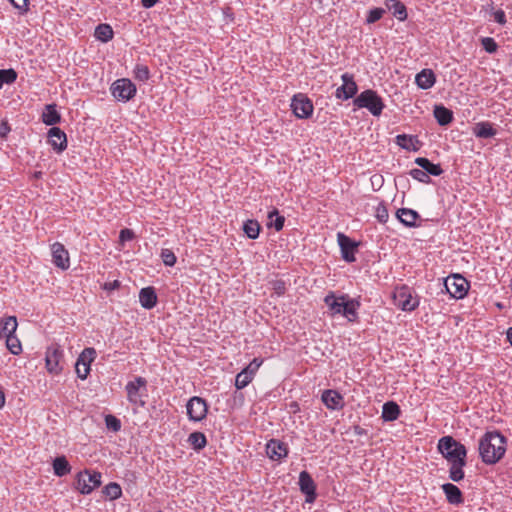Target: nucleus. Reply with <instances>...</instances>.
<instances>
[{
	"mask_svg": "<svg viewBox=\"0 0 512 512\" xmlns=\"http://www.w3.org/2000/svg\"><path fill=\"white\" fill-rule=\"evenodd\" d=\"M101 477L100 472L86 469L77 474L75 487L81 494H90L101 485Z\"/></svg>",
	"mask_w": 512,
	"mask_h": 512,
	"instance_id": "nucleus-5",
	"label": "nucleus"
},
{
	"mask_svg": "<svg viewBox=\"0 0 512 512\" xmlns=\"http://www.w3.org/2000/svg\"><path fill=\"white\" fill-rule=\"evenodd\" d=\"M467 461L458 463H451L449 468V479L453 482H460L464 479V470L463 468L466 466Z\"/></svg>",
	"mask_w": 512,
	"mask_h": 512,
	"instance_id": "nucleus-34",
	"label": "nucleus"
},
{
	"mask_svg": "<svg viewBox=\"0 0 512 512\" xmlns=\"http://www.w3.org/2000/svg\"><path fill=\"white\" fill-rule=\"evenodd\" d=\"M376 218L378 219V221L380 223H386L387 222V220L389 218V214H388V210L386 209L385 206H378L377 207Z\"/></svg>",
	"mask_w": 512,
	"mask_h": 512,
	"instance_id": "nucleus-50",
	"label": "nucleus"
},
{
	"mask_svg": "<svg viewBox=\"0 0 512 512\" xmlns=\"http://www.w3.org/2000/svg\"><path fill=\"white\" fill-rule=\"evenodd\" d=\"M353 431H354V434L357 436L367 435V430L359 425L354 426Z\"/></svg>",
	"mask_w": 512,
	"mask_h": 512,
	"instance_id": "nucleus-56",
	"label": "nucleus"
},
{
	"mask_svg": "<svg viewBox=\"0 0 512 512\" xmlns=\"http://www.w3.org/2000/svg\"><path fill=\"white\" fill-rule=\"evenodd\" d=\"M139 301L143 308L152 309L157 304V295L153 287L142 288L139 292Z\"/></svg>",
	"mask_w": 512,
	"mask_h": 512,
	"instance_id": "nucleus-22",
	"label": "nucleus"
},
{
	"mask_svg": "<svg viewBox=\"0 0 512 512\" xmlns=\"http://www.w3.org/2000/svg\"><path fill=\"white\" fill-rule=\"evenodd\" d=\"M395 299L397 300L398 305L404 311H413L419 305V300L412 296L408 287L406 286L401 287L396 291Z\"/></svg>",
	"mask_w": 512,
	"mask_h": 512,
	"instance_id": "nucleus-16",
	"label": "nucleus"
},
{
	"mask_svg": "<svg viewBox=\"0 0 512 512\" xmlns=\"http://www.w3.org/2000/svg\"><path fill=\"white\" fill-rule=\"evenodd\" d=\"M385 12H386V10L383 8H380V7L373 8V9L369 10L367 18H366V22L368 24L377 22L378 20H380L383 17Z\"/></svg>",
	"mask_w": 512,
	"mask_h": 512,
	"instance_id": "nucleus-43",
	"label": "nucleus"
},
{
	"mask_svg": "<svg viewBox=\"0 0 512 512\" xmlns=\"http://www.w3.org/2000/svg\"><path fill=\"white\" fill-rule=\"evenodd\" d=\"M353 105L357 108H366L373 116H379L385 107L383 99L372 89L364 90L357 95Z\"/></svg>",
	"mask_w": 512,
	"mask_h": 512,
	"instance_id": "nucleus-4",
	"label": "nucleus"
},
{
	"mask_svg": "<svg viewBox=\"0 0 512 512\" xmlns=\"http://www.w3.org/2000/svg\"><path fill=\"white\" fill-rule=\"evenodd\" d=\"M188 443L193 447V449L199 451L206 446L207 439L202 432L195 431L189 435Z\"/></svg>",
	"mask_w": 512,
	"mask_h": 512,
	"instance_id": "nucleus-35",
	"label": "nucleus"
},
{
	"mask_svg": "<svg viewBox=\"0 0 512 512\" xmlns=\"http://www.w3.org/2000/svg\"><path fill=\"white\" fill-rule=\"evenodd\" d=\"M7 349L14 355H18L22 351V346L15 334L5 337Z\"/></svg>",
	"mask_w": 512,
	"mask_h": 512,
	"instance_id": "nucleus-40",
	"label": "nucleus"
},
{
	"mask_svg": "<svg viewBox=\"0 0 512 512\" xmlns=\"http://www.w3.org/2000/svg\"><path fill=\"white\" fill-rule=\"evenodd\" d=\"M105 424L113 432H118L121 429V421L111 414L105 416Z\"/></svg>",
	"mask_w": 512,
	"mask_h": 512,
	"instance_id": "nucleus-45",
	"label": "nucleus"
},
{
	"mask_svg": "<svg viewBox=\"0 0 512 512\" xmlns=\"http://www.w3.org/2000/svg\"><path fill=\"white\" fill-rule=\"evenodd\" d=\"M299 487L300 491L305 494V501L307 503H313L316 499V484L307 471L300 472L299 475Z\"/></svg>",
	"mask_w": 512,
	"mask_h": 512,
	"instance_id": "nucleus-15",
	"label": "nucleus"
},
{
	"mask_svg": "<svg viewBox=\"0 0 512 512\" xmlns=\"http://www.w3.org/2000/svg\"><path fill=\"white\" fill-rule=\"evenodd\" d=\"M0 128H9L7 121H1Z\"/></svg>",
	"mask_w": 512,
	"mask_h": 512,
	"instance_id": "nucleus-64",
	"label": "nucleus"
},
{
	"mask_svg": "<svg viewBox=\"0 0 512 512\" xmlns=\"http://www.w3.org/2000/svg\"><path fill=\"white\" fill-rule=\"evenodd\" d=\"M507 438L499 431H487L479 440V456L486 465L499 462L506 452Z\"/></svg>",
	"mask_w": 512,
	"mask_h": 512,
	"instance_id": "nucleus-1",
	"label": "nucleus"
},
{
	"mask_svg": "<svg viewBox=\"0 0 512 512\" xmlns=\"http://www.w3.org/2000/svg\"><path fill=\"white\" fill-rule=\"evenodd\" d=\"M9 1L16 9H19L22 12H26L28 10V0H9Z\"/></svg>",
	"mask_w": 512,
	"mask_h": 512,
	"instance_id": "nucleus-54",
	"label": "nucleus"
},
{
	"mask_svg": "<svg viewBox=\"0 0 512 512\" xmlns=\"http://www.w3.org/2000/svg\"><path fill=\"white\" fill-rule=\"evenodd\" d=\"M5 405V394L4 392L0 389V409Z\"/></svg>",
	"mask_w": 512,
	"mask_h": 512,
	"instance_id": "nucleus-59",
	"label": "nucleus"
},
{
	"mask_svg": "<svg viewBox=\"0 0 512 512\" xmlns=\"http://www.w3.org/2000/svg\"><path fill=\"white\" fill-rule=\"evenodd\" d=\"M434 117L440 126H446L452 121L453 112L443 105H436L434 108Z\"/></svg>",
	"mask_w": 512,
	"mask_h": 512,
	"instance_id": "nucleus-30",
	"label": "nucleus"
},
{
	"mask_svg": "<svg viewBox=\"0 0 512 512\" xmlns=\"http://www.w3.org/2000/svg\"><path fill=\"white\" fill-rule=\"evenodd\" d=\"M10 132V129L7 130H0V137L5 138L7 136V133Z\"/></svg>",
	"mask_w": 512,
	"mask_h": 512,
	"instance_id": "nucleus-62",
	"label": "nucleus"
},
{
	"mask_svg": "<svg viewBox=\"0 0 512 512\" xmlns=\"http://www.w3.org/2000/svg\"><path fill=\"white\" fill-rule=\"evenodd\" d=\"M17 79V72L13 68L0 69V89L5 84H12Z\"/></svg>",
	"mask_w": 512,
	"mask_h": 512,
	"instance_id": "nucleus-38",
	"label": "nucleus"
},
{
	"mask_svg": "<svg viewBox=\"0 0 512 512\" xmlns=\"http://www.w3.org/2000/svg\"><path fill=\"white\" fill-rule=\"evenodd\" d=\"M96 39L106 43L113 38L114 32L109 24H99L94 33Z\"/></svg>",
	"mask_w": 512,
	"mask_h": 512,
	"instance_id": "nucleus-33",
	"label": "nucleus"
},
{
	"mask_svg": "<svg viewBox=\"0 0 512 512\" xmlns=\"http://www.w3.org/2000/svg\"><path fill=\"white\" fill-rule=\"evenodd\" d=\"M321 399L329 409H339L343 407V397L335 390H325Z\"/></svg>",
	"mask_w": 512,
	"mask_h": 512,
	"instance_id": "nucleus-23",
	"label": "nucleus"
},
{
	"mask_svg": "<svg viewBox=\"0 0 512 512\" xmlns=\"http://www.w3.org/2000/svg\"><path fill=\"white\" fill-rule=\"evenodd\" d=\"M437 449L449 464L466 461V447L452 436L441 437L438 440Z\"/></svg>",
	"mask_w": 512,
	"mask_h": 512,
	"instance_id": "nucleus-3",
	"label": "nucleus"
},
{
	"mask_svg": "<svg viewBox=\"0 0 512 512\" xmlns=\"http://www.w3.org/2000/svg\"><path fill=\"white\" fill-rule=\"evenodd\" d=\"M268 218L271 220L268 223V226H273L276 231H280L283 229L285 218L284 216L279 215L278 210L274 209L269 212Z\"/></svg>",
	"mask_w": 512,
	"mask_h": 512,
	"instance_id": "nucleus-39",
	"label": "nucleus"
},
{
	"mask_svg": "<svg viewBox=\"0 0 512 512\" xmlns=\"http://www.w3.org/2000/svg\"><path fill=\"white\" fill-rule=\"evenodd\" d=\"M61 116L55 105H46L42 113V121L47 126H53L60 122Z\"/></svg>",
	"mask_w": 512,
	"mask_h": 512,
	"instance_id": "nucleus-31",
	"label": "nucleus"
},
{
	"mask_svg": "<svg viewBox=\"0 0 512 512\" xmlns=\"http://www.w3.org/2000/svg\"><path fill=\"white\" fill-rule=\"evenodd\" d=\"M442 490L450 504L460 505L464 502L463 494L456 485L452 483H445L442 485Z\"/></svg>",
	"mask_w": 512,
	"mask_h": 512,
	"instance_id": "nucleus-21",
	"label": "nucleus"
},
{
	"mask_svg": "<svg viewBox=\"0 0 512 512\" xmlns=\"http://www.w3.org/2000/svg\"><path fill=\"white\" fill-rule=\"evenodd\" d=\"M400 415V407L396 402L388 401L382 407V419L385 422H391L398 419Z\"/></svg>",
	"mask_w": 512,
	"mask_h": 512,
	"instance_id": "nucleus-27",
	"label": "nucleus"
},
{
	"mask_svg": "<svg viewBox=\"0 0 512 512\" xmlns=\"http://www.w3.org/2000/svg\"><path fill=\"white\" fill-rule=\"evenodd\" d=\"M410 175L413 179L421 183H429L430 176L422 168H415L410 171Z\"/></svg>",
	"mask_w": 512,
	"mask_h": 512,
	"instance_id": "nucleus-44",
	"label": "nucleus"
},
{
	"mask_svg": "<svg viewBox=\"0 0 512 512\" xmlns=\"http://www.w3.org/2000/svg\"><path fill=\"white\" fill-rule=\"evenodd\" d=\"M102 492L110 500L118 499L122 495V489L120 485L116 482H111L107 484Z\"/></svg>",
	"mask_w": 512,
	"mask_h": 512,
	"instance_id": "nucleus-37",
	"label": "nucleus"
},
{
	"mask_svg": "<svg viewBox=\"0 0 512 512\" xmlns=\"http://www.w3.org/2000/svg\"><path fill=\"white\" fill-rule=\"evenodd\" d=\"M160 0H141V4L144 8H152L155 6Z\"/></svg>",
	"mask_w": 512,
	"mask_h": 512,
	"instance_id": "nucleus-57",
	"label": "nucleus"
},
{
	"mask_svg": "<svg viewBox=\"0 0 512 512\" xmlns=\"http://www.w3.org/2000/svg\"><path fill=\"white\" fill-rule=\"evenodd\" d=\"M96 357V350L92 347L85 348L76 362V373L82 380L86 379L90 372V364Z\"/></svg>",
	"mask_w": 512,
	"mask_h": 512,
	"instance_id": "nucleus-10",
	"label": "nucleus"
},
{
	"mask_svg": "<svg viewBox=\"0 0 512 512\" xmlns=\"http://www.w3.org/2000/svg\"><path fill=\"white\" fill-rule=\"evenodd\" d=\"M324 302L332 314H341L350 322L357 320V309L360 306L358 301L349 299L347 295L336 297L333 293H330L324 298Z\"/></svg>",
	"mask_w": 512,
	"mask_h": 512,
	"instance_id": "nucleus-2",
	"label": "nucleus"
},
{
	"mask_svg": "<svg viewBox=\"0 0 512 512\" xmlns=\"http://www.w3.org/2000/svg\"><path fill=\"white\" fill-rule=\"evenodd\" d=\"M161 259L163 261V263L166 265V266H174L175 263H176V256L174 254V252L170 249H162L161 251Z\"/></svg>",
	"mask_w": 512,
	"mask_h": 512,
	"instance_id": "nucleus-46",
	"label": "nucleus"
},
{
	"mask_svg": "<svg viewBox=\"0 0 512 512\" xmlns=\"http://www.w3.org/2000/svg\"><path fill=\"white\" fill-rule=\"evenodd\" d=\"M120 287V282L118 280H114L112 282H107L104 284L103 288L108 291L115 290Z\"/></svg>",
	"mask_w": 512,
	"mask_h": 512,
	"instance_id": "nucleus-55",
	"label": "nucleus"
},
{
	"mask_svg": "<svg viewBox=\"0 0 512 512\" xmlns=\"http://www.w3.org/2000/svg\"><path fill=\"white\" fill-rule=\"evenodd\" d=\"M47 141L58 153L67 147V136L64 130H48Z\"/></svg>",
	"mask_w": 512,
	"mask_h": 512,
	"instance_id": "nucleus-19",
	"label": "nucleus"
},
{
	"mask_svg": "<svg viewBox=\"0 0 512 512\" xmlns=\"http://www.w3.org/2000/svg\"><path fill=\"white\" fill-rule=\"evenodd\" d=\"M266 453L272 460H280L287 456V445L279 440L271 439L266 445Z\"/></svg>",
	"mask_w": 512,
	"mask_h": 512,
	"instance_id": "nucleus-18",
	"label": "nucleus"
},
{
	"mask_svg": "<svg viewBox=\"0 0 512 512\" xmlns=\"http://www.w3.org/2000/svg\"><path fill=\"white\" fill-rule=\"evenodd\" d=\"M486 11H489L491 14L494 10L493 2L486 5Z\"/></svg>",
	"mask_w": 512,
	"mask_h": 512,
	"instance_id": "nucleus-61",
	"label": "nucleus"
},
{
	"mask_svg": "<svg viewBox=\"0 0 512 512\" xmlns=\"http://www.w3.org/2000/svg\"><path fill=\"white\" fill-rule=\"evenodd\" d=\"M272 289L278 296H282L286 292V283L283 280H275L272 282Z\"/></svg>",
	"mask_w": 512,
	"mask_h": 512,
	"instance_id": "nucleus-49",
	"label": "nucleus"
},
{
	"mask_svg": "<svg viewBox=\"0 0 512 512\" xmlns=\"http://www.w3.org/2000/svg\"><path fill=\"white\" fill-rule=\"evenodd\" d=\"M263 360L259 358H254L247 367H245L243 370L247 371L249 375H251L253 378L258 371L259 367L262 365Z\"/></svg>",
	"mask_w": 512,
	"mask_h": 512,
	"instance_id": "nucleus-48",
	"label": "nucleus"
},
{
	"mask_svg": "<svg viewBox=\"0 0 512 512\" xmlns=\"http://www.w3.org/2000/svg\"><path fill=\"white\" fill-rule=\"evenodd\" d=\"M385 6L399 21L407 18L406 6L399 0H385Z\"/></svg>",
	"mask_w": 512,
	"mask_h": 512,
	"instance_id": "nucleus-26",
	"label": "nucleus"
},
{
	"mask_svg": "<svg viewBox=\"0 0 512 512\" xmlns=\"http://www.w3.org/2000/svg\"><path fill=\"white\" fill-rule=\"evenodd\" d=\"M253 380V377L247 373V371L242 370L236 375L235 378V387L240 390L248 386L249 383Z\"/></svg>",
	"mask_w": 512,
	"mask_h": 512,
	"instance_id": "nucleus-41",
	"label": "nucleus"
},
{
	"mask_svg": "<svg viewBox=\"0 0 512 512\" xmlns=\"http://www.w3.org/2000/svg\"><path fill=\"white\" fill-rule=\"evenodd\" d=\"M337 241L340 246L342 258L348 263L354 262L356 260L355 253L357 252L358 243L341 232L337 234Z\"/></svg>",
	"mask_w": 512,
	"mask_h": 512,
	"instance_id": "nucleus-12",
	"label": "nucleus"
},
{
	"mask_svg": "<svg viewBox=\"0 0 512 512\" xmlns=\"http://www.w3.org/2000/svg\"><path fill=\"white\" fill-rule=\"evenodd\" d=\"M435 82L436 76L431 69L425 68L416 74L415 83L420 89H430L434 86Z\"/></svg>",
	"mask_w": 512,
	"mask_h": 512,
	"instance_id": "nucleus-20",
	"label": "nucleus"
},
{
	"mask_svg": "<svg viewBox=\"0 0 512 512\" xmlns=\"http://www.w3.org/2000/svg\"><path fill=\"white\" fill-rule=\"evenodd\" d=\"M481 44H482L483 49L489 54L495 53L498 49V44L491 37L482 38Z\"/></svg>",
	"mask_w": 512,
	"mask_h": 512,
	"instance_id": "nucleus-47",
	"label": "nucleus"
},
{
	"mask_svg": "<svg viewBox=\"0 0 512 512\" xmlns=\"http://www.w3.org/2000/svg\"><path fill=\"white\" fill-rule=\"evenodd\" d=\"M243 230L248 238L256 239L259 236L260 225L256 220H247L244 222Z\"/></svg>",
	"mask_w": 512,
	"mask_h": 512,
	"instance_id": "nucleus-36",
	"label": "nucleus"
},
{
	"mask_svg": "<svg viewBox=\"0 0 512 512\" xmlns=\"http://www.w3.org/2000/svg\"><path fill=\"white\" fill-rule=\"evenodd\" d=\"M63 350L58 344L50 345L46 350V367L50 373L59 374L63 369Z\"/></svg>",
	"mask_w": 512,
	"mask_h": 512,
	"instance_id": "nucleus-8",
	"label": "nucleus"
},
{
	"mask_svg": "<svg viewBox=\"0 0 512 512\" xmlns=\"http://www.w3.org/2000/svg\"><path fill=\"white\" fill-rule=\"evenodd\" d=\"M18 323L15 316H9L0 321V338L13 335L16 332Z\"/></svg>",
	"mask_w": 512,
	"mask_h": 512,
	"instance_id": "nucleus-29",
	"label": "nucleus"
},
{
	"mask_svg": "<svg viewBox=\"0 0 512 512\" xmlns=\"http://www.w3.org/2000/svg\"><path fill=\"white\" fill-rule=\"evenodd\" d=\"M506 335H507V340L510 342V344L512 346V327L508 328Z\"/></svg>",
	"mask_w": 512,
	"mask_h": 512,
	"instance_id": "nucleus-60",
	"label": "nucleus"
},
{
	"mask_svg": "<svg viewBox=\"0 0 512 512\" xmlns=\"http://www.w3.org/2000/svg\"><path fill=\"white\" fill-rule=\"evenodd\" d=\"M474 134L479 139H488L496 135L497 130H473Z\"/></svg>",
	"mask_w": 512,
	"mask_h": 512,
	"instance_id": "nucleus-52",
	"label": "nucleus"
},
{
	"mask_svg": "<svg viewBox=\"0 0 512 512\" xmlns=\"http://www.w3.org/2000/svg\"><path fill=\"white\" fill-rule=\"evenodd\" d=\"M290 407L294 412L299 409V406L296 402L291 403Z\"/></svg>",
	"mask_w": 512,
	"mask_h": 512,
	"instance_id": "nucleus-63",
	"label": "nucleus"
},
{
	"mask_svg": "<svg viewBox=\"0 0 512 512\" xmlns=\"http://www.w3.org/2000/svg\"><path fill=\"white\" fill-rule=\"evenodd\" d=\"M476 128H492V125L489 122H481L476 125Z\"/></svg>",
	"mask_w": 512,
	"mask_h": 512,
	"instance_id": "nucleus-58",
	"label": "nucleus"
},
{
	"mask_svg": "<svg viewBox=\"0 0 512 512\" xmlns=\"http://www.w3.org/2000/svg\"><path fill=\"white\" fill-rule=\"evenodd\" d=\"M186 409L188 418L191 421L200 422L207 416L208 404L205 399L194 396L188 400Z\"/></svg>",
	"mask_w": 512,
	"mask_h": 512,
	"instance_id": "nucleus-9",
	"label": "nucleus"
},
{
	"mask_svg": "<svg viewBox=\"0 0 512 512\" xmlns=\"http://www.w3.org/2000/svg\"><path fill=\"white\" fill-rule=\"evenodd\" d=\"M415 163L427 172L428 175L439 176L443 173V169L439 164H434L427 158L418 157L415 159Z\"/></svg>",
	"mask_w": 512,
	"mask_h": 512,
	"instance_id": "nucleus-28",
	"label": "nucleus"
},
{
	"mask_svg": "<svg viewBox=\"0 0 512 512\" xmlns=\"http://www.w3.org/2000/svg\"><path fill=\"white\" fill-rule=\"evenodd\" d=\"M492 16L494 18V21L500 25H505L507 22L505 12L501 9L493 11Z\"/></svg>",
	"mask_w": 512,
	"mask_h": 512,
	"instance_id": "nucleus-53",
	"label": "nucleus"
},
{
	"mask_svg": "<svg viewBox=\"0 0 512 512\" xmlns=\"http://www.w3.org/2000/svg\"><path fill=\"white\" fill-rule=\"evenodd\" d=\"M147 381L143 377H136L134 381H130L126 385L128 401L134 405H144L140 388H146Z\"/></svg>",
	"mask_w": 512,
	"mask_h": 512,
	"instance_id": "nucleus-14",
	"label": "nucleus"
},
{
	"mask_svg": "<svg viewBox=\"0 0 512 512\" xmlns=\"http://www.w3.org/2000/svg\"><path fill=\"white\" fill-rule=\"evenodd\" d=\"M52 251V262L58 268L62 270H67L70 267V259L68 251L65 249L64 245L55 242L51 246Z\"/></svg>",
	"mask_w": 512,
	"mask_h": 512,
	"instance_id": "nucleus-17",
	"label": "nucleus"
},
{
	"mask_svg": "<svg viewBox=\"0 0 512 512\" xmlns=\"http://www.w3.org/2000/svg\"><path fill=\"white\" fill-rule=\"evenodd\" d=\"M134 77L139 81H146L150 77L149 68L146 65L137 64L134 69Z\"/></svg>",
	"mask_w": 512,
	"mask_h": 512,
	"instance_id": "nucleus-42",
	"label": "nucleus"
},
{
	"mask_svg": "<svg viewBox=\"0 0 512 512\" xmlns=\"http://www.w3.org/2000/svg\"><path fill=\"white\" fill-rule=\"evenodd\" d=\"M341 79L343 84L336 89V97L343 100L354 99L357 96L358 86L353 74L344 73Z\"/></svg>",
	"mask_w": 512,
	"mask_h": 512,
	"instance_id": "nucleus-11",
	"label": "nucleus"
},
{
	"mask_svg": "<svg viewBox=\"0 0 512 512\" xmlns=\"http://www.w3.org/2000/svg\"><path fill=\"white\" fill-rule=\"evenodd\" d=\"M111 93L118 101H128L136 94L135 84L127 78L117 79L111 85Z\"/></svg>",
	"mask_w": 512,
	"mask_h": 512,
	"instance_id": "nucleus-7",
	"label": "nucleus"
},
{
	"mask_svg": "<svg viewBox=\"0 0 512 512\" xmlns=\"http://www.w3.org/2000/svg\"><path fill=\"white\" fill-rule=\"evenodd\" d=\"M134 237H135V233L133 232V230L124 228L120 231L119 241L121 243H124L126 241H130V240L134 239Z\"/></svg>",
	"mask_w": 512,
	"mask_h": 512,
	"instance_id": "nucleus-51",
	"label": "nucleus"
},
{
	"mask_svg": "<svg viewBox=\"0 0 512 512\" xmlns=\"http://www.w3.org/2000/svg\"><path fill=\"white\" fill-rule=\"evenodd\" d=\"M55 475L62 477L70 473L71 466L65 456L56 457L53 461Z\"/></svg>",
	"mask_w": 512,
	"mask_h": 512,
	"instance_id": "nucleus-32",
	"label": "nucleus"
},
{
	"mask_svg": "<svg viewBox=\"0 0 512 512\" xmlns=\"http://www.w3.org/2000/svg\"><path fill=\"white\" fill-rule=\"evenodd\" d=\"M294 115L298 118H308L313 112V104L305 95H294L291 102Z\"/></svg>",
	"mask_w": 512,
	"mask_h": 512,
	"instance_id": "nucleus-13",
	"label": "nucleus"
},
{
	"mask_svg": "<svg viewBox=\"0 0 512 512\" xmlns=\"http://www.w3.org/2000/svg\"><path fill=\"white\" fill-rule=\"evenodd\" d=\"M397 219L407 227H416V221L420 218L417 211L409 208H401L396 212Z\"/></svg>",
	"mask_w": 512,
	"mask_h": 512,
	"instance_id": "nucleus-24",
	"label": "nucleus"
},
{
	"mask_svg": "<svg viewBox=\"0 0 512 512\" xmlns=\"http://www.w3.org/2000/svg\"><path fill=\"white\" fill-rule=\"evenodd\" d=\"M396 143L403 149L408 151H418L422 143L417 136L401 134L396 137Z\"/></svg>",
	"mask_w": 512,
	"mask_h": 512,
	"instance_id": "nucleus-25",
	"label": "nucleus"
},
{
	"mask_svg": "<svg viewBox=\"0 0 512 512\" xmlns=\"http://www.w3.org/2000/svg\"><path fill=\"white\" fill-rule=\"evenodd\" d=\"M444 286L451 297L462 299L468 292L469 282L463 276L454 274L445 279Z\"/></svg>",
	"mask_w": 512,
	"mask_h": 512,
	"instance_id": "nucleus-6",
	"label": "nucleus"
}]
</instances>
